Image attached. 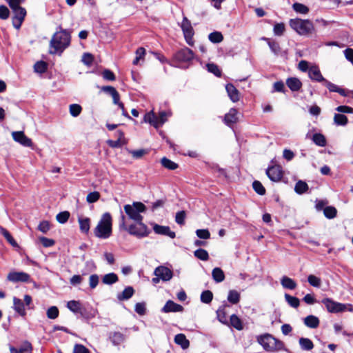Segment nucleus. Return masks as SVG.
<instances>
[{"mask_svg": "<svg viewBox=\"0 0 353 353\" xmlns=\"http://www.w3.org/2000/svg\"><path fill=\"white\" fill-rule=\"evenodd\" d=\"M119 228L120 230L127 231L130 235L139 239L146 237L150 233V229L143 223V221H136L134 223L128 226L125 222V216L122 212H121Z\"/></svg>", "mask_w": 353, "mask_h": 353, "instance_id": "obj_1", "label": "nucleus"}, {"mask_svg": "<svg viewBox=\"0 0 353 353\" xmlns=\"http://www.w3.org/2000/svg\"><path fill=\"white\" fill-rule=\"evenodd\" d=\"M70 33L66 30L57 31L52 36L50 42L49 53L52 54L61 53L70 43Z\"/></svg>", "mask_w": 353, "mask_h": 353, "instance_id": "obj_2", "label": "nucleus"}, {"mask_svg": "<svg viewBox=\"0 0 353 353\" xmlns=\"http://www.w3.org/2000/svg\"><path fill=\"white\" fill-rule=\"evenodd\" d=\"M256 341L267 352H273L285 350L284 343L269 333L257 336Z\"/></svg>", "mask_w": 353, "mask_h": 353, "instance_id": "obj_3", "label": "nucleus"}, {"mask_svg": "<svg viewBox=\"0 0 353 353\" xmlns=\"http://www.w3.org/2000/svg\"><path fill=\"white\" fill-rule=\"evenodd\" d=\"M112 219L110 212L103 214L97 227L94 230V235L100 239H108L112 234Z\"/></svg>", "mask_w": 353, "mask_h": 353, "instance_id": "obj_4", "label": "nucleus"}, {"mask_svg": "<svg viewBox=\"0 0 353 353\" xmlns=\"http://www.w3.org/2000/svg\"><path fill=\"white\" fill-rule=\"evenodd\" d=\"M289 25L297 34L301 36H308L315 32V28L312 21L300 18L292 19Z\"/></svg>", "mask_w": 353, "mask_h": 353, "instance_id": "obj_5", "label": "nucleus"}, {"mask_svg": "<svg viewBox=\"0 0 353 353\" xmlns=\"http://www.w3.org/2000/svg\"><path fill=\"white\" fill-rule=\"evenodd\" d=\"M170 115L169 112L161 111L157 115L153 111H150L144 115L143 121L158 129L167 121Z\"/></svg>", "mask_w": 353, "mask_h": 353, "instance_id": "obj_6", "label": "nucleus"}, {"mask_svg": "<svg viewBox=\"0 0 353 353\" xmlns=\"http://www.w3.org/2000/svg\"><path fill=\"white\" fill-rule=\"evenodd\" d=\"M123 209L130 219L134 221H143V216L141 213L146 211V206L141 202L134 201L132 205H125Z\"/></svg>", "mask_w": 353, "mask_h": 353, "instance_id": "obj_7", "label": "nucleus"}, {"mask_svg": "<svg viewBox=\"0 0 353 353\" xmlns=\"http://www.w3.org/2000/svg\"><path fill=\"white\" fill-rule=\"evenodd\" d=\"M321 302L325 305L327 310L330 313L341 312L345 311L346 309V305L345 304L334 301L330 298H325Z\"/></svg>", "mask_w": 353, "mask_h": 353, "instance_id": "obj_8", "label": "nucleus"}, {"mask_svg": "<svg viewBox=\"0 0 353 353\" xmlns=\"http://www.w3.org/2000/svg\"><path fill=\"white\" fill-rule=\"evenodd\" d=\"M180 26L183 30L186 42L192 46L193 44L192 37L194 35V30L190 21H189L186 17H183Z\"/></svg>", "mask_w": 353, "mask_h": 353, "instance_id": "obj_9", "label": "nucleus"}, {"mask_svg": "<svg viewBox=\"0 0 353 353\" xmlns=\"http://www.w3.org/2000/svg\"><path fill=\"white\" fill-rule=\"evenodd\" d=\"M10 8L14 14L12 18V24L16 29H19L26 15V10L20 6Z\"/></svg>", "mask_w": 353, "mask_h": 353, "instance_id": "obj_10", "label": "nucleus"}, {"mask_svg": "<svg viewBox=\"0 0 353 353\" xmlns=\"http://www.w3.org/2000/svg\"><path fill=\"white\" fill-rule=\"evenodd\" d=\"M266 174L272 181L278 182L283 178V172L281 165H274L266 170Z\"/></svg>", "mask_w": 353, "mask_h": 353, "instance_id": "obj_11", "label": "nucleus"}, {"mask_svg": "<svg viewBox=\"0 0 353 353\" xmlns=\"http://www.w3.org/2000/svg\"><path fill=\"white\" fill-rule=\"evenodd\" d=\"M7 279L14 283H30L31 277L30 274L23 272H10L7 276Z\"/></svg>", "mask_w": 353, "mask_h": 353, "instance_id": "obj_12", "label": "nucleus"}, {"mask_svg": "<svg viewBox=\"0 0 353 353\" xmlns=\"http://www.w3.org/2000/svg\"><path fill=\"white\" fill-rule=\"evenodd\" d=\"M174 59L180 63H188L194 59V53L190 49L185 48L175 54Z\"/></svg>", "mask_w": 353, "mask_h": 353, "instance_id": "obj_13", "label": "nucleus"}, {"mask_svg": "<svg viewBox=\"0 0 353 353\" xmlns=\"http://www.w3.org/2000/svg\"><path fill=\"white\" fill-rule=\"evenodd\" d=\"M230 308L231 305L229 303L224 302L219 307L216 312L218 321L223 325L225 323H228V316Z\"/></svg>", "mask_w": 353, "mask_h": 353, "instance_id": "obj_14", "label": "nucleus"}, {"mask_svg": "<svg viewBox=\"0 0 353 353\" xmlns=\"http://www.w3.org/2000/svg\"><path fill=\"white\" fill-rule=\"evenodd\" d=\"M154 274L163 281H168L173 276L172 271L168 268L162 265L157 267L154 270Z\"/></svg>", "mask_w": 353, "mask_h": 353, "instance_id": "obj_15", "label": "nucleus"}, {"mask_svg": "<svg viewBox=\"0 0 353 353\" xmlns=\"http://www.w3.org/2000/svg\"><path fill=\"white\" fill-rule=\"evenodd\" d=\"M323 84L327 87L330 92H338L339 94L343 97L350 96V90L341 88L336 85V84H334L333 83L326 79L323 82Z\"/></svg>", "mask_w": 353, "mask_h": 353, "instance_id": "obj_16", "label": "nucleus"}, {"mask_svg": "<svg viewBox=\"0 0 353 353\" xmlns=\"http://www.w3.org/2000/svg\"><path fill=\"white\" fill-rule=\"evenodd\" d=\"M154 232L157 234L168 236L171 239L176 237V233L171 231L169 226L160 225L157 223L153 224Z\"/></svg>", "mask_w": 353, "mask_h": 353, "instance_id": "obj_17", "label": "nucleus"}, {"mask_svg": "<svg viewBox=\"0 0 353 353\" xmlns=\"http://www.w3.org/2000/svg\"><path fill=\"white\" fill-rule=\"evenodd\" d=\"M308 76L312 81L316 82L323 83L325 81V79L321 74V72L317 65H312L310 67Z\"/></svg>", "mask_w": 353, "mask_h": 353, "instance_id": "obj_18", "label": "nucleus"}, {"mask_svg": "<svg viewBox=\"0 0 353 353\" xmlns=\"http://www.w3.org/2000/svg\"><path fill=\"white\" fill-rule=\"evenodd\" d=\"M183 310V307L182 305L174 303L172 300H168L161 309V312L165 313L182 312Z\"/></svg>", "mask_w": 353, "mask_h": 353, "instance_id": "obj_19", "label": "nucleus"}, {"mask_svg": "<svg viewBox=\"0 0 353 353\" xmlns=\"http://www.w3.org/2000/svg\"><path fill=\"white\" fill-rule=\"evenodd\" d=\"M225 325L228 327H232L234 329L241 331L243 329V323L242 320L236 314H232L228 319V323H225Z\"/></svg>", "mask_w": 353, "mask_h": 353, "instance_id": "obj_20", "label": "nucleus"}, {"mask_svg": "<svg viewBox=\"0 0 353 353\" xmlns=\"http://www.w3.org/2000/svg\"><path fill=\"white\" fill-rule=\"evenodd\" d=\"M13 139L24 147H32V140L26 136V134H12Z\"/></svg>", "mask_w": 353, "mask_h": 353, "instance_id": "obj_21", "label": "nucleus"}, {"mask_svg": "<svg viewBox=\"0 0 353 353\" xmlns=\"http://www.w3.org/2000/svg\"><path fill=\"white\" fill-rule=\"evenodd\" d=\"M13 308L20 316H25L26 312L24 303L19 298H13Z\"/></svg>", "mask_w": 353, "mask_h": 353, "instance_id": "obj_22", "label": "nucleus"}, {"mask_svg": "<svg viewBox=\"0 0 353 353\" xmlns=\"http://www.w3.org/2000/svg\"><path fill=\"white\" fill-rule=\"evenodd\" d=\"M124 134H120L119 137L117 140L108 139L106 141L107 144L112 148H119L127 144L128 141L123 136Z\"/></svg>", "mask_w": 353, "mask_h": 353, "instance_id": "obj_23", "label": "nucleus"}, {"mask_svg": "<svg viewBox=\"0 0 353 353\" xmlns=\"http://www.w3.org/2000/svg\"><path fill=\"white\" fill-rule=\"evenodd\" d=\"M225 89L228 97L232 102H237L239 100V92L232 84H227Z\"/></svg>", "mask_w": 353, "mask_h": 353, "instance_id": "obj_24", "label": "nucleus"}, {"mask_svg": "<svg viewBox=\"0 0 353 353\" xmlns=\"http://www.w3.org/2000/svg\"><path fill=\"white\" fill-rule=\"evenodd\" d=\"M238 111L234 108H231L228 113L225 115L224 122L226 125H230L236 123L238 120Z\"/></svg>", "mask_w": 353, "mask_h": 353, "instance_id": "obj_25", "label": "nucleus"}, {"mask_svg": "<svg viewBox=\"0 0 353 353\" xmlns=\"http://www.w3.org/2000/svg\"><path fill=\"white\" fill-rule=\"evenodd\" d=\"M67 307L74 313H79L83 316V311L85 309L82 307L81 303L79 301H70L67 303Z\"/></svg>", "mask_w": 353, "mask_h": 353, "instance_id": "obj_26", "label": "nucleus"}, {"mask_svg": "<svg viewBox=\"0 0 353 353\" xmlns=\"http://www.w3.org/2000/svg\"><path fill=\"white\" fill-rule=\"evenodd\" d=\"M303 321L305 326L312 329L317 328L320 324L319 318L312 314L307 316Z\"/></svg>", "mask_w": 353, "mask_h": 353, "instance_id": "obj_27", "label": "nucleus"}, {"mask_svg": "<svg viewBox=\"0 0 353 353\" xmlns=\"http://www.w3.org/2000/svg\"><path fill=\"white\" fill-rule=\"evenodd\" d=\"M286 84L288 88L293 92L299 91L302 86L301 81L295 77L288 78L286 80Z\"/></svg>", "mask_w": 353, "mask_h": 353, "instance_id": "obj_28", "label": "nucleus"}, {"mask_svg": "<svg viewBox=\"0 0 353 353\" xmlns=\"http://www.w3.org/2000/svg\"><path fill=\"white\" fill-rule=\"evenodd\" d=\"M174 342L181 345L182 349L185 350L190 346V341L183 334H178L174 337Z\"/></svg>", "mask_w": 353, "mask_h": 353, "instance_id": "obj_29", "label": "nucleus"}, {"mask_svg": "<svg viewBox=\"0 0 353 353\" xmlns=\"http://www.w3.org/2000/svg\"><path fill=\"white\" fill-rule=\"evenodd\" d=\"M78 221L79 223V229L81 232L85 234H88L90 228V219L88 217H79L78 219Z\"/></svg>", "mask_w": 353, "mask_h": 353, "instance_id": "obj_30", "label": "nucleus"}, {"mask_svg": "<svg viewBox=\"0 0 353 353\" xmlns=\"http://www.w3.org/2000/svg\"><path fill=\"white\" fill-rule=\"evenodd\" d=\"M134 294V290L132 287H126L123 291L117 294V299L119 301H124L130 299Z\"/></svg>", "mask_w": 353, "mask_h": 353, "instance_id": "obj_31", "label": "nucleus"}, {"mask_svg": "<svg viewBox=\"0 0 353 353\" xmlns=\"http://www.w3.org/2000/svg\"><path fill=\"white\" fill-rule=\"evenodd\" d=\"M281 283L284 288L288 290H294L297 286L294 280L286 276L282 277Z\"/></svg>", "mask_w": 353, "mask_h": 353, "instance_id": "obj_32", "label": "nucleus"}, {"mask_svg": "<svg viewBox=\"0 0 353 353\" xmlns=\"http://www.w3.org/2000/svg\"><path fill=\"white\" fill-rule=\"evenodd\" d=\"M212 276L214 281L216 283H221L225 280L224 272L220 268H214L212 272Z\"/></svg>", "mask_w": 353, "mask_h": 353, "instance_id": "obj_33", "label": "nucleus"}, {"mask_svg": "<svg viewBox=\"0 0 353 353\" xmlns=\"http://www.w3.org/2000/svg\"><path fill=\"white\" fill-rule=\"evenodd\" d=\"M1 234L5 237L6 241L13 247V248H19L17 242L13 238L10 232L6 228H1Z\"/></svg>", "mask_w": 353, "mask_h": 353, "instance_id": "obj_34", "label": "nucleus"}, {"mask_svg": "<svg viewBox=\"0 0 353 353\" xmlns=\"http://www.w3.org/2000/svg\"><path fill=\"white\" fill-rule=\"evenodd\" d=\"M299 345L303 350L310 351L314 348L312 341L308 338L301 337L299 339Z\"/></svg>", "mask_w": 353, "mask_h": 353, "instance_id": "obj_35", "label": "nucleus"}, {"mask_svg": "<svg viewBox=\"0 0 353 353\" xmlns=\"http://www.w3.org/2000/svg\"><path fill=\"white\" fill-rule=\"evenodd\" d=\"M119 281V277L117 274L114 272L105 274L102 278L103 283L105 285H112Z\"/></svg>", "mask_w": 353, "mask_h": 353, "instance_id": "obj_36", "label": "nucleus"}, {"mask_svg": "<svg viewBox=\"0 0 353 353\" xmlns=\"http://www.w3.org/2000/svg\"><path fill=\"white\" fill-rule=\"evenodd\" d=\"M162 166L169 170H174L179 168V165L172 160L164 157L161 159Z\"/></svg>", "mask_w": 353, "mask_h": 353, "instance_id": "obj_37", "label": "nucleus"}, {"mask_svg": "<svg viewBox=\"0 0 353 353\" xmlns=\"http://www.w3.org/2000/svg\"><path fill=\"white\" fill-rule=\"evenodd\" d=\"M110 339L114 345H119L124 341L125 336L119 332H114L110 335Z\"/></svg>", "mask_w": 353, "mask_h": 353, "instance_id": "obj_38", "label": "nucleus"}, {"mask_svg": "<svg viewBox=\"0 0 353 353\" xmlns=\"http://www.w3.org/2000/svg\"><path fill=\"white\" fill-rule=\"evenodd\" d=\"M311 139L318 146L324 147L327 145V140L323 134H313Z\"/></svg>", "mask_w": 353, "mask_h": 353, "instance_id": "obj_39", "label": "nucleus"}, {"mask_svg": "<svg viewBox=\"0 0 353 353\" xmlns=\"http://www.w3.org/2000/svg\"><path fill=\"white\" fill-rule=\"evenodd\" d=\"M309 189L308 185L306 182L299 180L298 181L294 187V191L298 194H303L305 193Z\"/></svg>", "mask_w": 353, "mask_h": 353, "instance_id": "obj_40", "label": "nucleus"}, {"mask_svg": "<svg viewBox=\"0 0 353 353\" xmlns=\"http://www.w3.org/2000/svg\"><path fill=\"white\" fill-rule=\"evenodd\" d=\"M240 293L236 290H231L228 292V301L231 304H237L240 301Z\"/></svg>", "mask_w": 353, "mask_h": 353, "instance_id": "obj_41", "label": "nucleus"}, {"mask_svg": "<svg viewBox=\"0 0 353 353\" xmlns=\"http://www.w3.org/2000/svg\"><path fill=\"white\" fill-rule=\"evenodd\" d=\"M263 39H265V41H267L268 42V44L271 50V51L276 55H278L279 54V53L281 52V47L279 44L278 42L275 41H272L270 39H267V38H264Z\"/></svg>", "mask_w": 353, "mask_h": 353, "instance_id": "obj_42", "label": "nucleus"}, {"mask_svg": "<svg viewBox=\"0 0 353 353\" xmlns=\"http://www.w3.org/2000/svg\"><path fill=\"white\" fill-rule=\"evenodd\" d=\"M292 8L296 12L302 14H306L310 11V9L307 6L301 3H294L292 5Z\"/></svg>", "mask_w": 353, "mask_h": 353, "instance_id": "obj_43", "label": "nucleus"}, {"mask_svg": "<svg viewBox=\"0 0 353 353\" xmlns=\"http://www.w3.org/2000/svg\"><path fill=\"white\" fill-rule=\"evenodd\" d=\"M325 216L329 219H334L337 215V210L333 206H327L323 209Z\"/></svg>", "mask_w": 353, "mask_h": 353, "instance_id": "obj_44", "label": "nucleus"}, {"mask_svg": "<svg viewBox=\"0 0 353 353\" xmlns=\"http://www.w3.org/2000/svg\"><path fill=\"white\" fill-rule=\"evenodd\" d=\"M201 301L205 304H209L213 299V293L210 290H204L202 292L201 296Z\"/></svg>", "mask_w": 353, "mask_h": 353, "instance_id": "obj_45", "label": "nucleus"}, {"mask_svg": "<svg viewBox=\"0 0 353 353\" xmlns=\"http://www.w3.org/2000/svg\"><path fill=\"white\" fill-rule=\"evenodd\" d=\"M252 188L258 194L263 196L265 194L266 190L263 184L257 180H255L252 183Z\"/></svg>", "mask_w": 353, "mask_h": 353, "instance_id": "obj_46", "label": "nucleus"}, {"mask_svg": "<svg viewBox=\"0 0 353 353\" xmlns=\"http://www.w3.org/2000/svg\"><path fill=\"white\" fill-rule=\"evenodd\" d=\"M208 39L213 43H219L223 40V36L221 32L214 31L208 35Z\"/></svg>", "mask_w": 353, "mask_h": 353, "instance_id": "obj_47", "label": "nucleus"}, {"mask_svg": "<svg viewBox=\"0 0 353 353\" xmlns=\"http://www.w3.org/2000/svg\"><path fill=\"white\" fill-rule=\"evenodd\" d=\"M285 299L287 303L294 308H297L300 305V301L297 297L291 296L288 294H285Z\"/></svg>", "mask_w": 353, "mask_h": 353, "instance_id": "obj_48", "label": "nucleus"}, {"mask_svg": "<svg viewBox=\"0 0 353 353\" xmlns=\"http://www.w3.org/2000/svg\"><path fill=\"white\" fill-rule=\"evenodd\" d=\"M194 255L196 258L202 261H208L209 259L208 252L203 248H199L195 250Z\"/></svg>", "mask_w": 353, "mask_h": 353, "instance_id": "obj_49", "label": "nucleus"}, {"mask_svg": "<svg viewBox=\"0 0 353 353\" xmlns=\"http://www.w3.org/2000/svg\"><path fill=\"white\" fill-rule=\"evenodd\" d=\"M210 168L211 170V172L212 173H218V176H224L225 178H227V172L225 169L221 168L219 166V165L213 163L210 165Z\"/></svg>", "mask_w": 353, "mask_h": 353, "instance_id": "obj_50", "label": "nucleus"}, {"mask_svg": "<svg viewBox=\"0 0 353 353\" xmlns=\"http://www.w3.org/2000/svg\"><path fill=\"white\" fill-rule=\"evenodd\" d=\"M148 152H149V151L147 149L129 150V153L135 159H141L144 155L148 154Z\"/></svg>", "mask_w": 353, "mask_h": 353, "instance_id": "obj_51", "label": "nucleus"}, {"mask_svg": "<svg viewBox=\"0 0 353 353\" xmlns=\"http://www.w3.org/2000/svg\"><path fill=\"white\" fill-rule=\"evenodd\" d=\"M70 216L68 211H63L57 214L56 219L59 223L63 224L68 221Z\"/></svg>", "mask_w": 353, "mask_h": 353, "instance_id": "obj_52", "label": "nucleus"}, {"mask_svg": "<svg viewBox=\"0 0 353 353\" xmlns=\"http://www.w3.org/2000/svg\"><path fill=\"white\" fill-rule=\"evenodd\" d=\"M59 310L57 306L50 307L46 312L47 317L50 319H57L59 316Z\"/></svg>", "mask_w": 353, "mask_h": 353, "instance_id": "obj_53", "label": "nucleus"}, {"mask_svg": "<svg viewBox=\"0 0 353 353\" xmlns=\"http://www.w3.org/2000/svg\"><path fill=\"white\" fill-rule=\"evenodd\" d=\"M48 68L47 63L43 61H37L34 65V70L37 73H43Z\"/></svg>", "mask_w": 353, "mask_h": 353, "instance_id": "obj_54", "label": "nucleus"}, {"mask_svg": "<svg viewBox=\"0 0 353 353\" xmlns=\"http://www.w3.org/2000/svg\"><path fill=\"white\" fill-rule=\"evenodd\" d=\"M69 110H70V114L72 117H78L80 114V113L81 112L82 108L79 104H76V103L71 104L69 107Z\"/></svg>", "mask_w": 353, "mask_h": 353, "instance_id": "obj_55", "label": "nucleus"}, {"mask_svg": "<svg viewBox=\"0 0 353 353\" xmlns=\"http://www.w3.org/2000/svg\"><path fill=\"white\" fill-rule=\"evenodd\" d=\"M100 193L97 191L90 192L86 196V201L89 203L97 202L100 199Z\"/></svg>", "mask_w": 353, "mask_h": 353, "instance_id": "obj_56", "label": "nucleus"}, {"mask_svg": "<svg viewBox=\"0 0 353 353\" xmlns=\"http://www.w3.org/2000/svg\"><path fill=\"white\" fill-rule=\"evenodd\" d=\"M307 281L310 283V285L313 287L319 288L321 286V279L313 275V274H310L308 276Z\"/></svg>", "mask_w": 353, "mask_h": 353, "instance_id": "obj_57", "label": "nucleus"}, {"mask_svg": "<svg viewBox=\"0 0 353 353\" xmlns=\"http://www.w3.org/2000/svg\"><path fill=\"white\" fill-rule=\"evenodd\" d=\"M112 99H113V103L114 104H117L119 105V107L122 110V112H123V114L124 116H127L128 114L125 112V109H124V105L123 103L120 102L119 100H120V96H119V92L117 91L114 93V94L112 96Z\"/></svg>", "mask_w": 353, "mask_h": 353, "instance_id": "obj_58", "label": "nucleus"}, {"mask_svg": "<svg viewBox=\"0 0 353 353\" xmlns=\"http://www.w3.org/2000/svg\"><path fill=\"white\" fill-rule=\"evenodd\" d=\"M334 121L336 125H344L347 122V118L344 114H335Z\"/></svg>", "mask_w": 353, "mask_h": 353, "instance_id": "obj_59", "label": "nucleus"}, {"mask_svg": "<svg viewBox=\"0 0 353 353\" xmlns=\"http://www.w3.org/2000/svg\"><path fill=\"white\" fill-rule=\"evenodd\" d=\"M206 67L210 72L213 73L216 77H221V72L218 65L214 63H208Z\"/></svg>", "mask_w": 353, "mask_h": 353, "instance_id": "obj_60", "label": "nucleus"}, {"mask_svg": "<svg viewBox=\"0 0 353 353\" xmlns=\"http://www.w3.org/2000/svg\"><path fill=\"white\" fill-rule=\"evenodd\" d=\"M39 241L44 248H50L55 244L54 240L45 236L39 237Z\"/></svg>", "mask_w": 353, "mask_h": 353, "instance_id": "obj_61", "label": "nucleus"}, {"mask_svg": "<svg viewBox=\"0 0 353 353\" xmlns=\"http://www.w3.org/2000/svg\"><path fill=\"white\" fill-rule=\"evenodd\" d=\"M73 353H90V351L82 344H75L73 348Z\"/></svg>", "mask_w": 353, "mask_h": 353, "instance_id": "obj_62", "label": "nucleus"}, {"mask_svg": "<svg viewBox=\"0 0 353 353\" xmlns=\"http://www.w3.org/2000/svg\"><path fill=\"white\" fill-rule=\"evenodd\" d=\"M196 234L201 239H208L210 237V233L207 229H199L196 231Z\"/></svg>", "mask_w": 353, "mask_h": 353, "instance_id": "obj_63", "label": "nucleus"}, {"mask_svg": "<svg viewBox=\"0 0 353 353\" xmlns=\"http://www.w3.org/2000/svg\"><path fill=\"white\" fill-rule=\"evenodd\" d=\"M285 25L283 23H276L274 26V33L275 35L281 36L285 32Z\"/></svg>", "mask_w": 353, "mask_h": 353, "instance_id": "obj_64", "label": "nucleus"}]
</instances>
